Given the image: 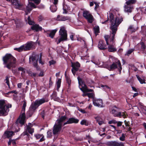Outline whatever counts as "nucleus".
Returning a JSON list of instances; mask_svg holds the SVG:
<instances>
[{
    "label": "nucleus",
    "mask_w": 146,
    "mask_h": 146,
    "mask_svg": "<svg viewBox=\"0 0 146 146\" xmlns=\"http://www.w3.org/2000/svg\"><path fill=\"white\" fill-rule=\"evenodd\" d=\"M110 146H124L123 143L118 142L116 141H111L108 143Z\"/></svg>",
    "instance_id": "20"
},
{
    "label": "nucleus",
    "mask_w": 146,
    "mask_h": 146,
    "mask_svg": "<svg viewBox=\"0 0 146 146\" xmlns=\"http://www.w3.org/2000/svg\"><path fill=\"white\" fill-rule=\"evenodd\" d=\"M53 5L50 7V9L51 11L52 12H54L56 11L57 9L56 6L55 5Z\"/></svg>",
    "instance_id": "29"
},
{
    "label": "nucleus",
    "mask_w": 146,
    "mask_h": 146,
    "mask_svg": "<svg viewBox=\"0 0 146 146\" xmlns=\"http://www.w3.org/2000/svg\"><path fill=\"white\" fill-rule=\"evenodd\" d=\"M59 33L60 36L58 40V42H57V44L60 43L62 41L66 40L67 39L66 31L64 27H62L60 29Z\"/></svg>",
    "instance_id": "9"
},
{
    "label": "nucleus",
    "mask_w": 146,
    "mask_h": 146,
    "mask_svg": "<svg viewBox=\"0 0 146 146\" xmlns=\"http://www.w3.org/2000/svg\"><path fill=\"white\" fill-rule=\"evenodd\" d=\"M136 77L140 83L141 84L145 83V80L144 79H142L139 76L137 75H136Z\"/></svg>",
    "instance_id": "32"
},
{
    "label": "nucleus",
    "mask_w": 146,
    "mask_h": 146,
    "mask_svg": "<svg viewBox=\"0 0 146 146\" xmlns=\"http://www.w3.org/2000/svg\"><path fill=\"white\" fill-rule=\"evenodd\" d=\"M28 23L29 25H31L33 24V22L31 20L28 21Z\"/></svg>",
    "instance_id": "56"
},
{
    "label": "nucleus",
    "mask_w": 146,
    "mask_h": 146,
    "mask_svg": "<svg viewBox=\"0 0 146 146\" xmlns=\"http://www.w3.org/2000/svg\"><path fill=\"white\" fill-rule=\"evenodd\" d=\"M18 70L19 71H21L23 72H25V69L24 68L21 67L18 68Z\"/></svg>",
    "instance_id": "48"
},
{
    "label": "nucleus",
    "mask_w": 146,
    "mask_h": 146,
    "mask_svg": "<svg viewBox=\"0 0 146 146\" xmlns=\"http://www.w3.org/2000/svg\"><path fill=\"white\" fill-rule=\"evenodd\" d=\"M98 47L101 50H104L107 48L106 45L104 43V41L102 40H101L99 42Z\"/></svg>",
    "instance_id": "22"
},
{
    "label": "nucleus",
    "mask_w": 146,
    "mask_h": 146,
    "mask_svg": "<svg viewBox=\"0 0 146 146\" xmlns=\"http://www.w3.org/2000/svg\"><path fill=\"white\" fill-rule=\"evenodd\" d=\"M117 121L114 119L112 120L109 121L108 123L110 124H115L116 123Z\"/></svg>",
    "instance_id": "43"
},
{
    "label": "nucleus",
    "mask_w": 146,
    "mask_h": 146,
    "mask_svg": "<svg viewBox=\"0 0 146 146\" xmlns=\"http://www.w3.org/2000/svg\"><path fill=\"white\" fill-rule=\"evenodd\" d=\"M3 64L6 65V67L9 69L15 67L16 59L11 54H7L3 58Z\"/></svg>",
    "instance_id": "3"
},
{
    "label": "nucleus",
    "mask_w": 146,
    "mask_h": 146,
    "mask_svg": "<svg viewBox=\"0 0 146 146\" xmlns=\"http://www.w3.org/2000/svg\"><path fill=\"white\" fill-rule=\"evenodd\" d=\"M61 79H58L56 83L57 86V90L58 91V89L60 86L61 84Z\"/></svg>",
    "instance_id": "36"
},
{
    "label": "nucleus",
    "mask_w": 146,
    "mask_h": 146,
    "mask_svg": "<svg viewBox=\"0 0 146 146\" xmlns=\"http://www.w3.org/2000/svg\"><path fill=\"white\" fill-rule=\"evenodd\" d=\"M141 48L143 49H145V46L143 43H142L141 44Z\"/></svg>",
    "instance_id": "61"
},
{
    "label": "nucleus",
    "mask_w": 146,
    "mask_h": 146,
    "mask_svg": "<svg viewBox=\"0 0 146 146\" xmlns=\"http://www.w3.org/2000/svg\"><path fill=\"white\" fill-rule=\"evenodd\" d=\"M71 66L72 67L71 70L74 76L76 74V72L78 70L79 68L80 67V64L78 62L76 63L72 62Z\"/></svg>",
    "instance_id": "14"
},
{
    "label": "nucleus",
    "mask_w": 146,
    "mask_h": 146,
    "mask_svg": "<svg viewBox=\"0 0 146 146\" xmlns=\"http://www.w3.org/2000/svg\"><path fill=\"white\" fill-rule=\"evenodd\" d=\"M13 131H7L5 132V134L8 138L11 137L13 135Z\"/></svg>",
    "instance_id": "34"
},
{
    "label": "nucleus",
    "mask_w": 146,
    "mask_h": 146,
    "mask_svg": "<svg viewBox=\"0 0 146 146\" xmlns=\"http://www.w3.org/2000/svg\"><path fill=\"white\" fill-rule=\"evenodd\" d=\"M89 123V122L87 120L85 119L82 120L80 122V124L82 125H85L88 126Z\"/></svg>",
    "instance_id": "33"
},
{
    "label": "nucleus",
    "mask_w": 146,
    "mask_h": 146,
    "mask_svg": "<svg viewBox=\"0 0 146 146\" xmlns=\"http://www.w3.org/2000/svg\"><path fill=\"white\" fill-rule=\"evenodd\" d=\"M48 98L45 97L40 99H38L36 100L34 103V104L32 105L35 107H36V109L40 105L44 103L48 102Z\"/></svg>",
    "instance_id": "13"
},
{
    "label": "nucleus",
    "mask_w": 146,
    "mask_h": 146,
    "mask_svg": "<svg viewBox=\"0 0 146 146\" xmlns=\"http://www.w3.org/2000/svg\"><path fill=\"white\" fill-rule=\"evenodd\" d=\"M44 75V72L43 71H41L38 75V76L40 77H42Z\"/></svg>",
    "instance_id": "54"
},
{
    "label": "nucleus",
    "mask_w": 146,
    "mask_h": 146,
    "mask_svg": "<svg viewBox=\"0 0 146 146\" xmlns=\"http://www.w3.org/2000/svg\"><path fill=\"white\" fill-rule=\"evenodd\" d=\"M49 63H50V65L54 64L55 63V62L53 60H52L49 61Z\"/></svg>",
    "instance_id": "53"
},
{
    "label": "nucleus",
    "mask_w": 146,
    "mask_h": 146,
    "mask_svg": "<svg viewBox=\"0 0 146 146\" xmlns=\"http://www.w3.org/2000/svg\"><path fill=\"white\" fill-rule=\"evenodd\" d=\"M137 2L136 0H129L125 3L126 5L124 6V11L127 13H131L133 9L132 5L135 3Z\"/></svg>",
    "instance_id": "8"
},
{
    "label": "nucleus",
    "mask_w": 146,
    "mask_h": 146,
    "mask_svg": "<svg viewBox=\"0 0 146 146\" xmlns=\"http://www.w3.org/2000/svg\"><path fill=\"white\" fill-rule=\"evenodd\" d=\"M28 73L29 76L32 77H35L36 76V74L34 73L31 71H29L28 72Z\"/></svg>",
    "instance_id": "38"
},
{
    "label": "nucleus",
    "mask_w": 146,
    "mask_h": 146,
    "mask_svg": "<svg viewBox=\"0 0 146 146\" xmlns=\"http://www.w3.org/2000/svg\"><path fill=\"white\" fill-rule=\"evenodd\" d=\"M79 121V120L75 118H69L68 120L66 122L64 123V125L68 124L77 123Z\"/></svg>",
    "instance_id": "18"
},
{
    "label": "nucleus",
    "mask_w": 146,
    "mask_h": 146,
    "mask_svg": "<svg viewBox=\"0 0 146 146\" xmlns=\"http://www.w3.org/2000/svg\"><path fill=\"white\" fill-rule=\"evenodd\" d=\"M93 103L95 106L100 108L103 107L102 100L100 99H93Z\"/></svg>",
    "instance_id": "16"
},
{
    "label": "nucleus",
    "mask_w": 146,
    "mask_h": 146,
    "mask_svg": "<svg viewBox=\"0 0 146 146\" xmlns=\"http://www.w3.org/2000/svg\"><path fill=\"white\" fill-rule=\"evenodd\" d=\"M65 75L66 76V81H67V83H68V85H69L70 84L71 81L68 77H67L66 76V72L65 73Z\"/></svg>",
    "instance_id": "42"
},
{
    "label": "nucleus",
    "mask_w": 146,
    "mask_h": 146,
    "mask_svg": "<svg viewBox=\"0 0 146 146\" xmlns=\"http://www.w3.org/2000/svg\"><path fill=\"white\" fill-rule=\"evenodd\" d=\"M62 125L60 124L56 123L54 126L53 129V134L56 135L59 134L61 129Z\"/></svg>",
    "instance_id": "15"
},
{
    "label": "nucleus",
    "mask_w": 146,
    "mask_h": 146,
    "mask_svg": "<svg viewBox=\"0 0 146 146\" xmlns=\"http://www.w3.org/2000/svg\"><path fill=\"white\" fill-rule=\"evenodd\" d=\"M134 50V49L129 50L125 54V55L129 56Z\"/></svg>",
    "instance_id": "35"
},
{
    "label": "nucleus",
    "mask_w": 146,
    "mask_h": 146,
    "mask_svg": "<svg viewBox=\"0 0 146 146\" xmlns=\"http://www.w3.org/2000/svg\"><path fill=\"white\" fill-rule=\"evenodd\" d=\"M109 17L111 24L110 29L112 32H110V36L106 35L104 37L107 44L108 45V51L110 52H114L117 50L114 46L115 43L113 40L115 35L117 31L118 27L122 21V19L121 17H114L111 13H110Z\"/></svg>",
    "instance_id": "1"
},
{
    "label": "nucleus",
    "mask_w": 146,
    "mask_h": 146,
    "mask_svg": "<svg viewBox=\"0 0 146 146\" xmlns=\"http://www.w3.org/2000/svg\"><path fill=\"white\" fill-rule=\"evenodd\" d=\"M94 3L96 5V6L95 7V9L99 7V5L98 4H97V3L96 2H94Z\"/></svg>",
    "instance_id": "64"
},
{
    "label": "nucleus",
    "mask_w": 146,
    "mask_h": 146,
    "mask_svg": "<svg viewBox=\"0 0 146 146\" xmlns=\"http://www.w3.org/2000/svg\"><path fill=\"white\" fill-rule=\"evenodd\" d=\"M139 109L141 112L143 114H145L146 112V107L142 105H140Z\"/></svg>",
    "instance_id": "27"
},
{
    "label": "nucleus",
    "mask_w": 146,
    "mask_h": 146,
    "mask_svg": "<svg viewBox=\"0 0 146 146\" xmlns=\"http://www.w3.org/2000/svg\"><path fill=\"white\" fill-rule=\"evenodd\" d=\"M116 68L118 69L119 71V74H120L122 68L120 61L118 60H116L115 62H113L108 69L109 70H111Z\"/></svg>",
    "instance_id": "10"
},
{
    "label": "nucleus",
    "mask_w": 146,
    "mask_h": 146,
    "mask_svg": "<svg viewBox=\"0 0 146 146\" xmlns=\"http://www.w3.org/2000/svg\"><path fill=\"white\" fill-rule=\"evenodd\" d=\"M57 96L56 92H53L51 96V99H53L54 100L56 101L57 100Z\"/></svg>",
    "instance_id": "31"
},
{
    "label": "nucleus",
    "mask_w": 146,
    "mask_h": 146,
    "mask_svg": "<svg viewBox=\"0 0 146 146\" xmlns=\"http://www.w3.org/2000/svg\"><path fill=\"white\" fill-rule=\"evenodd\" d=\"M42 135L37 134L35 135V136L37 139H38L41 138V137L42 136Z\"/></svg>",
    "instance_id": "49"
},
{
    "label": "nucleus",
    "mask_w": 146,
    "mask_h": 146,
    "mask_svg": "<svg viewBox=\"0 0 146 146\" xmlns=\"http://www.w3.org/2000/svg\"><path fill=\"white\" fill-rule=\"evenodd\" d=\"M44 19V17L42 15H40L38 17V20L39 22L41 21Z\"/></svg>",
    "instance_id": "45"
},
{
    "label": "nucleus",
    "mask_w": 146,
    "mask_h": 146,
    "mask_svg": "<svg viewBox=\"0 0 146 146\" xmlns=\"http://www.w3.org/2000/svg\"><path fill=\"white\" fill-rule=\"evenodd\" d=\"M36 109V107H35L32 104L29 108V111L27 112V115L29 117L31 116Z\"/></svg>",
    "instance_id": "21"
},
{
    "label": "nucleus",
    "mask_w": 146,
    "mask_h": 146,
    "mask_svg": "<svg viewBox=\"0 0 146 146\" xmlns=\"http://www.w3.org/2000/svg\"><path fill=\"white\" fill-rule=\"evenodd\" d=\"M3 110H0V116L1 115L5 116L7 114L3 112Z\"/></svg>",
    "instance_id": "50"
},
{
    "label": "nucleus",
    "mask_w": 146,
    "mask_h": 146,
    "mask_svg": "<svg viewBox=\"0 0 146 146\" xmlns=\"http://www.w3.org/2000/svg\"><path fill=\"white\" fill-rule=\"evenodd\" d=\"M33 126V124H31V123H29L27 127V129L28 132L31 134L33 133L34 132V129L31 127Z\"/></svg>",
    "instance_id": "25"
},
{
    "label": "nucleus",
    "mask_w": 146,
    "mask_h": 146,
    "mask_svg": "<svg viewBox=\"0 0 146 146\" xmlns=\"http://www.w3.org/2000/svg\"><path fill=\"white\" fill-rule=\"evenodd\" d=\"M67 119V118L65 116H63L61 117L59 119H58L56 122L58 124L60 123L61 125H62V122L64 121Z\"/></svg>",
    "instance_id": "26"
},
{
    "label": "nucleus",
    "mask_w": 146,
    "mask_h": 146,
    "mask_svg": "<svg viewBox=\"0 0 146 146\" xmlns=\"http://www.w3.org/2000/svg\"><path fill=\"white\" fill-rule=\"evenodd\" d=\"M119 139L121 141H125V135L123 133H122L121 136L119 137Z\"/></svg>",
    "instance_id": "39"
},
{
    "label": "nucleus",
    "mask_w": 146,
    "mask_h": 146,
    "mask_svg": "<svg viewBox=\"0 0 146 146\" xmlns=\"http://www.w3.org/2000/svg\"><path fill=\"white\" fill-rule=\"evenodd\" d=\"M42 54L41 53H40V55L39 56V54H37L35 53L32 54L31 56L29 57V63H33V66L37 70L39 69V68L37 66L38 60H39V62L40 63L42 64H43V63L41 61Z\"/></svg>",
    "instance_id": "4"
},
{
    "label": "nucleus",
    "mask_w": 146,
    "mask_h": 146,
    "mask_svg": "<svg viewBox=\"0 0 146 146\" xmlns=\"http://www.w3.org/2000/svg\"><path fill=\"white\" fill-rule=\"evenodd\" d=\"M125 124V125L126 126H129V125L128 123L125 120L124 121Z\"/></svg>",
    "instance_id": "62"
},
{
    "label": "nucleus",
    "mask_w": 146,
    "mask_h": 146,
    "mask_svg": "<svg viewBox=\"0 0 146 146\" xmlns=\"http://www.w3.org/2000/svg\"><path fill=\"white\" fill-rule=\"evenodd\" d=\"M94 33L97 36L98 33H100V28L98 26H96L93 28Z\"/></svg>",
    "instance_id": "28"
},
{
    "label": "nucleus",
    "mask_w": 146,
    "mask_h": 146,
    "mask_svg": "<svg viewBox=\"0 0 146 146\" xmlns=\"http://www.w3.org/2000/svg\"><path fill=\"white\" fill-rule=\"evenodd\" d=\"M22 102L23 103L22 107L21 117V118H19L17 120L16 122L17 124L20 123L21 125H23L25 123V108L26 106L27 103L25 100L23 101Z\"/></svg>",
    "instance_id": "6"
},
{
    "label": "nucleus",
    "mask_w": 146,
    "mask_h": 146,
    "mask_svg": "<svg viewBox=\"0 0 146 146\" xmlns=\"http://www.w3.org/2000/svg\"><path fill=\"white\" fill-rule=\"evenodd\" d=\"M69 19V18L68 17L60 15H58L56 17V20L59 21H65Z\"/></svg>",
    "instance_id": "23"
},
{
    "label": "nucleus",
    "mask_w": 146,
    "mask_h": 146,
    "mask_svg": "<svg viewBox=\"0 0 146 146\" xmlns=\"http://www.w3.org/2000/svg\"><path fill=\"white\" fill-rule=\"evenodd\" d=\"M31 29L35 31H41L42 29V27H40L38 25H35L32 26L31 27Z\"/></svg>",
    "instance_id": "24"
},
{
    "label": "nucleus",
    "mask_w": 146,
    "mask_h": 146,
    "mask_svg": "<svg viewBox=\"0 0 146 146\" xmlns=\"http://www.w3.org/2000/svg\"><path fill=\"white\" fill-rule=\"evenodd\" d=\"M122 122L121 121H117V122L116 123L117 124V127H120L122 125Z\"/></svg>",
    "instance_id": "44"
},
{
    "label": "nucleus",
    "mask_w": 146,
    "mask_h": 146,
    "mask_svg": "<svg viewBox=\"0 0 146 146\" xmlns=\"http://www.w3.org/2000/svg\"><path fill=\"white\" fill-rule=\"evenodd\" d=\"M34 44L35 43L32 41L27 42L24 45V51L29 50L31 49Z\"/></svg>",
    "instance_id": "17"
},
{
    "label": "nucleus",
    "mask_w": 146,
    "mask_h": 146,
    "mask_svg": "<svg viewBox=\"0 0 146 146\" xmlns=\"http://www.w3.org/2000/svg\"><path fill=\"white\" fill-rule=\"evenodd\" d=\"M83 16L90 23H92L94 21V17L90 12L88 11L85 10L83 13Z\"/></svg>",
    "instance_id": "12"
},
{
    "label": "nucleus",
    "mask_w": 146,
    "mask_h": 146,
    "mask_svg": "<svg viewBox=\"0 0 146 146\" xmlns=\"http://www.w3.org/2000/svg\"><path fill=\"white\" fill-rule=\"evenodd\" d=\"M44 31L45 33L48 35V36L53 38L57 31V30L54 29L51 31Z\"/></svg>",
    "instance_id": "19"
},
{
    "label": "nucleus",
    "mask_w": 146,
    "mask_h": 146,
    "mask_svg": "<svg viewBox=\"0 0 146 146\" xmlns=\"http://www.w3.org/2000/svg\"><path fill=\"white\" fill-rule=\"evenodd\" d=\"M5 83H7V84L9 86V78L8 77H6V78L5 79Z\"/></svg>",
    "instance_id": "46"
},
{
    "label": "nucleus",
    "mask_w": 146,
    "mask_h": 146,
    "mask_svg": "<svg viewBox=\"0 0 146 146\" xmlns=\"http://www.w3.org/2000/svg\"><path fill=\"white\" fill-rule=\"evenodd\" d=\"M11 104L6 105L5 100H0V109L7 114L9 111V108H11Z\"/></svg>",
    "instance_id": "11"
},
{
    "label": "nucleus",
    "mask_w": 146,
    "mask_h": 146,
    "mask_svg": "<svg viewBox=\"0 0 146 146\" xmlns=\"http://www.w3.org/2000/svg\"><path fill=\"white\" fill-rule=\"evenodd\" d=\"M95 119H96V121L98 122L100 121H101L102 120V119L100 117H95Z\"/></svg>",
    "instance_id": "47"
},
{
    "label": "nucleus",
    "mask_w": 146,
    "mask_h": 146,
    "mask_svg": "<svg viewBox=\"0 0 146 146\" xmlns=\"http://www.w3.org/2000/svg\"><path fill=\"white\" fill-rule=\"evenodd\" d=\"M13 5L17 9L22 10L25 12V15H27L32 10L33 8H36V6L34 3L29 1H33L36 5L39 4L41 0H28L29 4L25 8H23V5L21 4L18 0H11Z\"/></svg>",
    "instance_id": "2"
},
{
    "label": "nucleus",
    "mask_w": 146,
    "mask_h": 146,
    "mask_svg": "<svg viewBox=\"0 0 146 146\" xmlns=\"http://www.w3.org/2000/svg\"><path fill=\"white\" fill-rule=\"evenodd\" d=\"M40 7L41 9H44L45 6L44 5L41 4L40 5Z\"/></svg>",
    "instance_id": "63"
},
{
    "label": "nucleus",
    "mask_w": 146,
    "mask_h": 146,
    "mask_svg": "<svg viewBox=\"0 0 146 146\" xmlns=\"http://www.w3.org/2000/svg\"><path fill=\"white\" fill-rule=\"evenodd\" d=\"M98 124L100 125H101L104 123V121H103V120H101V121H99L98 122Z\"/></svg>",
    "instance_id": "58"
},
{
    "label": "nucleus",
    "mask_w": 146,
    "mask_h": 146,
    "mask_svg": "<svg viewBox=\"0 0 146 146\" xmlns=\"http://www.w3.org/2000/svg\"><path fill=\"white\" fill-rule=\"evenodd\" d=\"M22 84L21 83H19L17 84V87L19 88H20L21 87Z\"/></svg>",
    "instance_id": "60"
},
{
    "label": "nucleus",
    "mask_w": 146,
    "mask_h": 146,
    "mask_svg": "<svg viewBox=\"0 0 146 146\" xmlns=\"http://www.w3.org/2000/svg\"><path fill=\"white\" fill-rule=\"evenodd\" d=\"M78 83L79 84V87L80 90L83 92H92L93 90L91 89H88L86 85L82 81V79L79 76L77 78Z\"/></svg>",
    "instance_id": "7"
},
{
    "label": "nucleus",
    "mask_w": 146,
    "mask_h": 146,
    "mask_svg": "<svg viewBox=\"0 0 146 146\" xmlns=\"http://www.w3.org/2000/svg\"><path fill=\"white\" fill-rule=\"evenodd\" d=\"M104 89H110V87L106 85H104Z\"/></svg>",
    "instance_id": "59"
},
{
    "label": "nucleus",
    "mask_w": 146,
    "mask_h": 146,
    "mask_svg": "<svg viewBox=\"0 0 146 146\" xmlns=\"http://www.w3.org/2000/svg\"><path fill=\"white\" fill-rule=\"evenodd\" d=\"M79 111L83 113H86V111L82 109H80L79 110Z\"/></svg>",
    "instance_id": "55"
},
{
    "label": "nucleus",
    "mask_w": 146,
    "mask_h": 146,
    "mask_svg": "<svg viewBox=\"0 0 146 146\" xmlns=\"http://www.w3.org/2000/svg\"><path fill=\"white\" fill-rule=\"evenodd\" d=\"M119 109L116 106L113 107L110 110V112L114 116L117 117L123 118L126 117V114L125 112H120Z\"/></svg>",
    "instance_id": "5"
},
{
    "label": "nucleus",
    "mask_w": 146,
    "mask_h": 146,
    "mask_svg": "<svg viewBox=\"0 0 146 146\" xmlns=\"http://www.w3.org/2000/svg\"><path fill=\"white\" fill-rule=\"evenodd\" d=\"M50 1L52 2L54 4H56L57 3L58 0H51Z\"/></svg>",
    "instance_id": "52"
},
{
    "label": "nucleus",
    "mask_w": 146,
    "mask_h": 146,
    "mask_svg": "<svg viewBox=\"0 0 146 146\" xmlns=\"http://www.w3.org/2000/svg\"><path fill=\"white\" fill-rule=\"evenodd\" d=\"M48 137L50 138L52 136V133L51 130L48 131L47 132Z\"/></svg>",
    "instance_id": "40"
},
{
    "label": "nucleus",
    "mask_w": 146,
    "mask_h": 146,
    "mask_svg": "<svg viewBox=\"0 0 146 146\" xmlns=\"http://www.w3.org/2000/svg\"><path fill=\"white\" fill-rule=\"evenodd\" d=\"M87 96L89 98H94V94L93 93H88Z\"/></svg>",
    "instance_id": "41"
},
{
    "label": "nucleus",
    "mask_w": 146,
    "mask_h": 146,
    "mask_svg": "<svg viewBox=\"0 0 146 146\" xmlns=\"http://www.w3.org/2000/svg\"><path fill=\"white\" fill-rule=\"evenodd\" d=\"M128 30L130 31L131 33H132L135 32L136 31V29L133 28L132 26L131 25L129 27Z\"/></svg>",
    "instance_id": "37"
},
{
    "label": "nucleus",
    "mask_w": 146,
    "mask_h": 146,
    "mask_svg": "<svg viewBox=\"0 0 146 146\" xmlns=\"http://www.w3.org/2000/svg\"><path fill=\"white\" fill-rule=\"evenodd\" d=\"M44 140V136L42 135V136L41 137V138H40V139L39 141L40 142H42Z\"/></svg>",
    "instance_id": "51"
},
{
    "label": "nucleus",
    "mask_w": 146,
    "mask_h": 146,
    "mask_svg": "<svg viewBox=\"0 0 146 146\" xmlns=\"http://www.w3.org/2000/svg\"><path fill=\"white\" fill-rule=\"evenodd\" d=\"M10 92L11 93H14L15 94H18V92H17L16 90H13Z\"/></svg>",
    "instance_id": "57"
},
{
    "label": "nucleus",
    "mask_w": 146,
    "mask_h": 146,
    "mask_svg": "<svg viewBox=\"0 0 146 146\" xmlns=\"http://www.w3.org/2000/svg\"><path fill=\"white\" fill-rule=\"evenodd\" d=\"M24 45H22L18 48H15L14 50L17 51L19 52H21L23 50H24Z\"/></svg>",
    "instance_id": "30"
}]
</instances>
